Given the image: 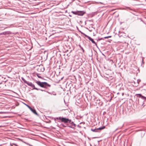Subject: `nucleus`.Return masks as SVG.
<instances>
[{"label":"nucleus","instance_id":"nucleus-1","mask_svg":"<svg viewBox=\"0 0 146 146\" xmlns=\"http://www.w3.org/2000/svg\"><path fill=\"white\" fill-rule=\"evenodd\" d=\"M36 83L38 85L42 87H45L47 86L50 87V85L46 82H41L40 81H37Z\"/></svg>","mask_w":146,"mask_h":146},{"label":"nucleus","instance_id":"nucleus-2","mask_svg":"<svg viewBox=\"0 0 146 146\" xmlns=\"http://www.w3.org/2000/svg\"><path fill=\"white\" fill-rule=\"evenodd\" d=\"M105 126H103L102 127H99L96 129H91V130L92 131L95 132H100L102 130L105 128Z\"/></svg>","mask_w":146,"mask_h":146},{"label":"nucleus","instance_id":"nucleus-3","mask_svg":"<svg viewBox=\"0 0 146 146\" xmlns=\"http://www.w3.org/2000/svg\"><path fill=\"white\" fill-rule=\"evenodd\" d=\"M62 121L65 123H71V120L64 117H62Z\"/></svg>","mask_w":146,"mask_h":146},{"label":"nucleus","instance_id":"nucleus-4","mask_svg":"<svg viewBox=\"0 0 146 146\" xmlns=\"http://www.w3.org/2000/svg\"><path fill=\"white\" fill-rule=\"evenodd\" d=\"M72 13L74 14L77 15L79 16L82 15V11H72Z\"/></svg>","mask_w":146,"mask_h":146},{"label":"nucleus","instance_id":"nucleus-5","mask_svg":"<svg viewBox=\"0 0 146 146\" xmlns=\"http://www.w3.org/2000/svg\"><path fill=\"white\" fill-rule=\"evenodd\" d=\"M27 82V84L29 86H30L34 88V89L36 90H38V89L36 88L35 87V85L33 84L32 83L29 82Z\"/></svg>","mask_w":146,"mask_h":146},{"label":"nucleus","instance_id":"nucleus-6","mask_svg":"<svg viewBox=\"0 0 146 146\" xmlns=\"http://www.w3.org/2000/svg\"><path fill=\"white\" fill-rule=\"evenodd\" d=\"M83 35H85L87 37L88 39L90 40L92 43L93 44H95L96 45H97V44L94 41L93 39L91 38L90 37H89L88 36H87V35H86L84 34L83 33Z\"/></svg>","mask_w":146,"mask_h":146},{"label":"nucleus","instance_id":"nucleus-7","mask_svg":"<svg viewBox=\"0 0 146 146\" xmlns=\"http://www.w3.org/2000/svg\"><path fill=\"white\" fill-rule=\"evenodd\" d=\"M30 110L35 114V115L38 116V115L37 113L36 112V110L34 109H33L32 108H31V109Z\"/></svg>","mask_w":146,"mask_h":146},{"label":"nucleus","instance_id":"nucleus-8","mask_svg":"<svg viewBox=\"0 0 146 146\" xmlns=\"http://www.w3.org/2000/svg\"><path fill=\"white\" fill-rule=\"evenodd\" d=\"M137 95H139V98H141L142 99H144L145 100H146V97L142 96V95L140 94H138Z\"/></svg>","mask_w":146,"mask_h":146},{"label":"nucleus","instance_id":"nucleus-9","mask_svg":"<svg viewBox=\"0 0 146 146\" xmlns=\"http://www.w3.org/2000/svg\"><path fill=\"white\" fill-rule=\"evenodd\" d=\"M141 81V80H139V79H138L137 80V86H138V84H139V82Z\"/></svg>","mask_w":146,"mask_h":146},{"label":"nucleus","instance_id":"nucleus-10","mask_svg":"<svg viewBox=\"0 0 146 146\" xmlns=\"http://www.w3.org/2000/svg\"><path fill=\"white\" fill-rule=\"evenodd\" d=\"M62 117H57L56 118V119H59L61 120V121H62Z\"/></svg>","mask_w":146,"mask_h":146},{"label":"nucleus","instance_id":"nucleus-11","mask_svg":"<svg viewBox=\"0 0 146 146\" xmlns=\"http://www.w3.org/2000/svg\"><path fill=\"white\" fill-rule=\"evenodd\" d=\"M22 80L25 83H27V82H27V81H26V80H25L24 78H22Z\"/></svg>","mask_w":146,"mask_h":146},{"label":"nucleus","instance_id":"nucleus-12","mask_svg":"<svg viewBox=\"0 0 146 146\" xmlns=\"http://www.w3.org/2000/svg\"><path fill=\"white\" fill-rule=\"evenodd\" d=\"M26 105L31 110V108L29 106V105Z\"/></svg>","mask_w":146,"mask_h":146},{"label":"nucleus","instance_id":"nucleus-13","mask_svg":"<svg viewBox=\"0 0 146 146\" xmlns=\"http://www.w3.org/2000/svg\"><path fill=\"white\" fill-rule=\"evenodd\" d=\"M37 77H38V78H41V77L40 76H39L38 75V74H37Z\"/></svg>","mask_w":146,"mask_h":146},{"label":"nucleus","instance_id":"nucleus-14","mask_svg":"<svg viewBox=\"0 0 146 146\" xmlns=\"http://www.w3.org/2000/svg\"><path fill=\"white\" fill-rule=\"evenodd\" d=\"M104 38H108V36H106V37H104Z\"/></svg>","mask_w":146,"mask_h":146},{"label":"nucleus","instance_id":"nucleus-15","mask_svg":"<svg viewBox=\"0 0 146 146\" xmlns=\"http://www.w3.org/2000/svg\"><path fill=\"white\" fill-rule=\"evenodd\" d=\"M85 12L83 11V15L85 13Z\"/></svg>","mask_w":146,"mask_h":146},{"label":"nucleus","instance_id":"nucleus-16","mask_svg":"<svg viewBox=\"0 0 146 146\" xmlns=\"http://www.w3.org/2000/svg\"><path fill=\"white\" fill-rule=\"evenodd\" d=\"M108 38H109L111 37V36H108Z\"/></svg>","mask_w":146,"mask_h":146},{"label":"nucleus","instance_id":"nucleus-17","mask_svg":"<svg viewBox=\"0 0 146 146\" xmlns=\"http://www.w3.org/2000/svg\"><path fill=\"white\" fill-rule=\"evenodd\" d=\"M82 50H83V52H84V50L83 49H82Z\"/></svg>","mask_w":146,"mask_h":146},{"label":"nucleus","instance_id":"nucleus-18","mask_svg":"<svg viewBox=\"0 0 146 146\" xmlns=\"http://www.w3.org/2000/svg\"><path fill=\"white\" fill-rule=\"evenodd\" d=\"M123 95H124V93H122V96H123Z\"/></svg>","mask_w":146,"mask_h":146},{"label":"nucleus","instance_id":"nucleus-19","mask_svg":"<svg viewBox=\"0 0 146 146\" xmlns=\"http://www.w3.org/2000/svg\"><path fill=\"white\" fill-rule=\"evenodd\" d=\"M139 100L138 99V103H139Z\"/></svg>","mask_w":146,"mask_h":146},{"label":"nucleus","instance_id":"nucleus-20","mask_svg":"<svg viewBox=\"0 0 146 146\" xmlns=\"http://www.w3.org/2000/svg\"><path fill=\"white\" fill-rule=\"evenodd\" d=\"M82 123H83V124L84 123V122H82Z\"/></svg>","mask_w":146,"mask_h":146},{"label":"nucleus","instance_id":"nucleus-21","mask_svg":"<svg viewBox=\"0 0 146 146\" xmlns=\"http://www.w3.org/2000/svg\"><path fill=\"white\" fill-rule=\"evenodd\" d=\"M119 94V93H117V94Z\"/></svg>","mask_w":146,"mask_h":146},{"label":"nucleus","instance_id":"nucleus-22","mask_svg":"<svg viewBox=\"0 0 146 146\" xmlns=\"http://www.w3.org/2000/svg\"><path fill=\"white\" fill-rule=\"evenodd\" d=\"M81 32V33L82 34V32Z\"/></svg>","mask_w":146,"mask_h":146},{"label":"nucleus","instance_id":"nucleus-23","mask_svg":"<svg viewBox=\"0 0 146 146\" xmlns=\"http://www.w3.org/2000/svg\"><path fill=\"white\" fill-rule=\"evenodd\" d=\"M100 39H101V40H102V39H102V38H101Z\"/></svg>","mask_w":146,"mask_h":146},{"label":"nucleus","instance_id":"nucleus-24","mask_svg":"<svg viewBox=\"0 0 146 146\" xmlns=\"http://www.w3.org/2000/svg\"><path fill=\"white\" fill-rule=\"evenodd\" d=\"M54 95H56V94H54Z\"/></svg>","mask_w":146,"mask_h":146}]
</instances>
